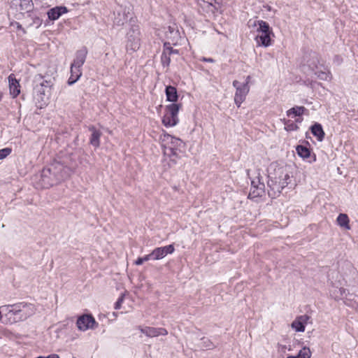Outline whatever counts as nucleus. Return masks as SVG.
<instances>
[{
	"instance_id": "1",
	"label": "nucleus",
	"mask_w": 358,
	"mask_h": 358,
	"mask_svg": "<svg viewBox=\"0 0 358 358\" xmlns=\"http://www.w3.org/2000/svg\"><path fill=\"white\" fill-rule=\"evenodd\" d=\"M70 173L69 167L55 161L43 168L38 176H36V185L40 188H49L67 178Z\"/></svg>"
},
{
	"instance_id": "2",
	"label": "nucleus",
	"mask_w": 358,
	"mask_h": 358,
	"mask_svg": "<svg viewBox=\"0 0 358 358\" xmlns=\"http://www.w3.org/2000/svg\"><path fill=\"white\" fill-rule=\"evenodd\" d=\"M159 140L163 150L164 162L171 168L175 166L178 160L185 153V143L180 138L165 131L160 135Z\"/></svg>"
},
{
	"instance_id": "3",
	"label": "nucleus",
	"mask_w": 358,
	"mask_h": 358,
	"mask_svg": "<svg viewBox=\"0 0 358 358\" xmlns=\"http://www.w3.org/2000/svg\"><path fill=\"white\" fill-rule=\"evenodd\" d=\"M34 87V99L38 108H45L50 99L53 82L51 79H45L38 74L35 76Z\"/></svg>"
},
{
	"instance_id": "4",
	"label": "nucleus",
	"mask_w": 358,
	"mask_h": 358,
	"mask_svg": "<svg viewBox=\"0 0 358 358\" xmlns=\"http://www.w3.org/2000/svg\"><path fill=\"white\" fill-rule=\"evenodd\" d=\"M22 303H17L0 307V321L4 324H13L22 318Z\"/></svg>"
},
{
	"instance_id": "5",
	"label": "nucleus",
	"mask_w": 358,
	"mask_h": 358,
	"mask_svg": "<svg viewBox=\"0 0 358 358\" xmlns=\"http://www.w3.org/2000/svg\"><path fill=\"white\" fill-rule=\"evenodd\" d=\"M87 50L83 48L76 52L75 58L70 68V77L68 85H72L76 83L82 76V66L85 62Z\"/></svg>"
},
{
	"instance_id": "6",
	"label": "nucleus",
	"mask_w": 358,
	"mask_h": 358,
	"mask_svg": "<svg viewBox=\"0 0 358 358\" xmlns=\"http://www.w3.org/2000/svg\"><path fill=\"white\" fill-rule=\"evenodd\" d=\"M251 26H258L257 29L258 34L255 40L259 46L268 47L271 45V35L273 34V31L266 22L264 20H255Z\"/></svg>"
},
{
	"instance_id": "7",
	"label": "nucleus",
	"mask_w": 358,
	"mask_h": 358,
	"mask_svg": "<svg viewBox=\"0 0 358 358\" xmlns=\"http://www.w3.org/2000/svg\"><path fill=\"white\" fill-rule=\"evenodd\" d=\"M141 45L140 29L136 20H131L129 29L126 36V50L132 53L138 50Z\"/></svg>"
},
{
	"instance_id": "8",
	"label": "nucleus",
	"mask_w": 358,
	"mask_h": 358,
	"mask_svg": "<svg viewBox=\"0 0 358 358\" xmlns=\"http://www.w3.org/2000/svg\"><path fill=\"white\" fill-rule=\"evenodd\" d=\"M181 104L171 103L166 106L164 114L162 117V124L166 127H173L179 122L178 113Z\"/></svg>"
},
{
	"instance_id": "9",
	"label": "nucleus",
	"mask_w": 358,
	"mask_h": 358,
	"mask_svg": "<svg viewBox=\"0 0 358 358\" xmlns=\"http://www.w3.org/2000/svg\"><path fill=\"white\" fill-rule=\"evenodd\" d=\"M318 62L317 55L313 53L311 57V59L307 62V64L313 71H315V74L319 79L325 81H330L332 78L330 71L324 66L319 67Z\"/></svg>"
},
{
	"instance_id": "10",
	"label": "nucleus",
	"mask_w": 358,
	"mask_h": 358,
	"mask_svg": "<svg viewBox=\"0 0 358 358\" xmlns=\"http://www.w3.org/2000/svg\"><path fill=\"white\" fill-rule=\"evenodd\" d=\"M268 179L278 180V182H289L290 176L286 166H280L275 164L271 165L269 168Z\"/></svg>"
},
{
	"instance_id": "11",
	"label": "nucleus",
	"mask_w": 358,
	"mask_h": 358,
	"mask_svg": "<svg viewBox=\"0 0 358 358\" xmlns=\"http://www.w3.org/2000/svg\"><path fill=\"white\" fill-rule=\"evenodd\" d=\"M233 87L236 89L234 94V103L238 108L241 107L242 103L245 100L250 92V86L247 84H241L238 80H234Z\"/></svg>"
},
{
	"instance_id": "12",
	"label": "nucleus",
	"mask_w": 358,
	"mask_h": 358,
	"mask_svg": "<svg viewBox=\"0 0 358 358\" xmlns=\"http://www.w3.org/2000/svg\"><path fill=\"white\" fill-rule=\"evenodd\" d=\"M265 195V185L261 181L260 177L258 176L251 180V187L248 198L255 199L262 197Z\"/></svg>"
},
{
	"instance_id": "13",
	"label": "nucleus",
	"mask_w": 358,
	"mask_h": 358,
	"mask_svg": "<svg viewBox=\"0 0 358 358\" xmlns=\"http://www.w3.org/2000/svg\"><path fill=\"white\" fill-rule=\"evenodd\" d=\"M166 38L167 41L165 43H171L173 45H178L180 44L182 37L179 31L178 27L176 24L173 23L167 27L165 32Z\"/></svg>"
},
{
	"instance_id": "14",
	"label": "nucleus",
	"mask_w": 358,
	"mask_h": 358,
	"mask_svg": "<svg viewBox=\"0 0 358 358\" xmlns=\"http://www.w3.org/2000/svg\"><path fill=\"white\" fill-rule=\"evenodd\" d=\"M114 15L113 23L117 26H122L128 20L129 21V23L131 22V20H136L132 17V13L129 12V9L123 8L122 6H120Z\"/></svg>"
},
{
	"instance_id": "15",
	"label": "nucleus",
	"mask_w": 358,
	"mask_h": 358,
	"mask_svg": "<svg viewBox=\"0 0 358 358\" xmlns=\"http://www.w3.org/2000/svg\"><path fill=\"white\" fill-rule=\"evenodd\" d=\"M267 183L268 194L271 198L274 199L280 194L282 190L287 186L289 182H278V180L268 179Z\"/></svg>"
},
{
	"instance_id": "16",
	"label": "nucleus",
	"mask_w": 358,
	"mask_h": 358,
	"mask_svg": "<svg viewBox=\"0 0 358 358\" xmlns=\"http://www.w3.org/2000/svg\"><path fill=\"white\" fill-rule=\"evenodd\" d=\"M76 324L79 330L85 331L94 329L97 322L92 315H83L78 318Z\"/></svg>"
},
{
	"instance_id": "17",
	"label": "nucleus",
	"mask_w": 358,
	"mask_h": 358,
	"mask_svg": "<svg viewBox=\"0 0 358 358\" xmlns=\"http://www.w3.org/2000/svg\"><path fill=\"white\" fill-rule=\"evenodd\" d=\"M174 250L173 245L171 244L164 247L156 248L149 255L151 260H159L167 255L173 253Z\"/></svg>"
},
{
	"instance_id": "18",
	"label": "nucleus",
	"mask_w": 358,
	"mask_h": 358,
	"mask_svg": "<svg viewBox=\"0 0 358 358\" xmlns=\"http://www.w3.org/2000/svg\"><path fill=\"white\" fill-rule=\"evenodd\" d=\"M139 331L148 337L153 338L159 336H166L168 334V331L164 328H156L151 327H138Z\"/></svg>"
},
{
	"instance_id": "19",
	"label": "nucleus",
	"mask_w": 358,
	"mask_h": 358,
	"mask_svg": "<svg viewBox=\"0 0 358 358\" xmlns=\"http://www.w3.org/2000/svg\"><path fill=\"white\" fill-rule=\"evenodd\" d=\"M309 319L307 315H300L292 322L291 327L296 332H303Z\"/></svg>"
},
{
	"instance_id": "20",
	"label": "nucleus",
	"mask_w": 358,
	"mask_h": 358,
	"mask_svg": "<svg viewBox=\"0 0 358 358\" xmlns=\"http://www.w3.org/2000/svg\"><path fill=\"white\" fill-rule=\"evenodd\" d=\"M329 296L335 301L343 300L344 297L347 296L348 290L343 287H338L332 285L329 288Z\"/></svg>"
},
{
	"instance_id": "21",
	"label": "nucleus",
	"mask_w": 358,
	"mask_h": 358,
	"mask_svg": "<svg viewBox=\"0 0 358 358\" xmlns=\"http://www.w3.org/2000/svg\"><path fill=\"white\" fill-rule=\"evenodd\" d=\"M10 94L13 98L17 97L20 93V85L13 74L8 76Z\"/></svg>"
},
{
	"instance_id": "22",
	"label": "nucleus",
	"mask_w": 358,
	"mask_h": 358,
	"mask_svg": "<svg viewBox=\"0 0 358 358\" xmlns=\"http://www.w3.org/2000/svg\"><path fill=\"white\" fill-rule=\"evenodd\" d=\"M68 10L65 6H56L50 9L47 14L50 20L59 19L63 14L67 13Z\"/></svg>"
},
{
	"instance_id": "23",
	"label": "nucleus",
	"mask_w": 358,
	"mask_h": 358,
	"mask_svg": "<svg viewBox=\"0 0 358 358\" xmlns=\"http://www.w3.org/2000/svg\"><path fill=\"white\" fill-rule=\"evenodd\" d=\"M165 94L166 101L172 102V103H176L178 101V95L175 87L171 85L166 86L165 89Z\"/></svg>"
},
{
	"instance_id": "24",
	"label": "nucleus",
	"mask_w": 358,
	"mask_h": 358,
	"mask_svg": "<svg viewBox=\"0 0 358 358\" xmlns=\"http://www.w3.org/2000/svg\"><path fill=\"white\" fill-rule=\"evenodd\" d=\"M89 129L92 131L90 139V144L95 148H99L100 145V137L101 136V133L94 127H90Z\"/></svg>"
},
{
	"instance_id": "25",
	"label": "nucleus",
	"mask_w": 358,
	"mask_h": 358,
	"mask_svg": "<svg viewBox=\"0 0 358 358\" xmlns=\"http://www.w3.org/2000/svg\"><path fill=\"white\" fill-rule=\"evenodd\" d=\"M303 120L302 117H297L295 121H292L291 120H282L285 129L287 131H294L299 129V127L297 125L298 123H301Z\"/></svg>"
},
{
	"instance_id": "26",
	"label": "nucleus",
	"mask_w": 358,
	"mask_h": 358,
	"mask_svg": "<svg viewBox=\"0 0 358 358\" xmlns=\"http://www.w3.org/2000/svg\"><path fill=\"white\" fill-rule=\"evenodd\" d=\"M310 130L313 136H315L319 141H322L324 139V132L320 124L315 123L310 127Z\"/></svg>"
},
{
	"instance_id": "27",
	"label": "nucleus",
	"mask_w": 358,
	"mask_h": 358,
	"mask_svg": "<svg viewBox=\"0 0 358 358\" xmlns=\"http://www.w3.org/2000/svg\"><path fill=\"white\" fill-rule=\"evenodd\" d=\"M305 110L306 108L303 106H294L289 109L286 112V114L288 117L292 118L295 117H301Z\"/></svg>"
},
{
	"instance_id": "28",
	"label": "nucleus",
	"mask_w": 358,
	"mask_h": 358,
	"mask_svg": "<svg viewBox=\"0 0 358 358\" xmlns=\"http://www.w3.org/2000/svg\"><path fill=\"white\" fill-rule=\"evenodd\" d=\"M336 222L338 226L341 227L349 230L350 229V220L348 216L345 213H341L338 215L336 219Z\"/></svg>"
},
{
	"instance_id": "29",
	"label": "nucleus",
	"mask_w": 358,
	"mask_h": 358,
	"mask_svg": "<svg viewBox=\"0 0 358 358\" xmlns=\"http://www.w3.org/2000/svg\"><path fill=\"white\" fill-rule=\"evenodd\" d=\"M296 150L299 156L303 158V159H306L309 158L310 156V151L306 146L301 145H297Z\"/></svg>"
},
{
	"instance_id": "30",
	"label": "nucleus",
	"mask_w": 358,
	"mask_h": 358,
	"mask_svg": "<svg viewBox=\"0 0 358 358\" xmlns=\"http://www.w3.org/2000/svg\"><path fill=\"white\" fill-rule=\"evenodd\" d=\"M171 55L169 52H166L164 49L161 55V63L164 67H168L171 63Z\"/></svg>"
},
{
	"instance_id": "31",
	"label": "nucleus",
	"mask_w": 358,
	"mask_h": 358,
	"mask_svg": "<svg viewBox=\"0 0 358 358\" xmlns=\"http://www.w3.org/2000/svg\"><path fill=\"white\" fill-rule=\"evenodd\" d=\"M36 310L35 306L34 304L31 303H26L24 304V315H25L27 317H29L34 314Z\"/></svg>"
},
{
	"instance_id": "32",
	"label": "nucleus",
	"mask_w": 358,
	"mask_h": 358,
	"mask_svg": "<svg viewBox=\"0 0 358 358\" xmlns=\"http://www.w3.org/2000/svg\"><path fill=\"white\" fill-rule=\"evenodd\" d=\"M173 45L171 44V43H164V45H163V49L166 52H169L171 55H178L179 54V50H177V49H173V47H172Z\"/></svg>"
},
{
	"instance_id": "33",
	"label": "nucleus",
	"mask_w": 358,
	"mask_h": 358,
	"mask_svg": "<svg viewBox=\"0 0 358 358\" xmlns=\"http://www.w3.org/2000/svg\"><path fill=\"white\" fill-rule=\"evenodd\" d=\"M299 358H310L311 352L309 348L303 347L297 355Z\"/></svg>"
},
{
	"instance_id": "34",
	"label": "nucleus",
	"mask_w": 358,
	"mask_h": 358,
	"mask_svg": "<svg viewBox=\"0 0 358 358\" xmlns=\"http://www.w3.org/2000/svg\"><path fill=\"white\" fill-rule=\"evenodd\" d=\"M24 2V6H25V9H27V16L26 18H32L31 14L30 13V10L33 6V3L30 4L31 3V0H23Z\"/></svg>"
},
{
	"instance_id": "35",
	"label": "nucleus",
	"mask_w": 358,
	"mask_h": 358,
	"mask_svg": "<svg viewBox=\"0 0 358 358\" xmlns=\"http://www.w3.org/2000/svg\"><path fill=\"white\" fill-rule=\"evenodd\" d=\"M343 303L351 308H356L358 306V303L357 301H354L353 299H348L347 296L344 297V299L343 300Z\"/></svg>"
},
{
	"instance_id": "36",
	"label": "nucleus",
	"mask_w": 358,
	"mask_h": 358,
	"mask_svg": "<svg viewBox=\"0 0 358 358\" xmlns=\"http://www.w3.org/2000/svg\"><path fill=\"white\" fill-rule=\"evenodd\" d=\"M11 152L12 149L8 147L0 149V159L6 158L11 153Z\"/></svg>"
},
{
	"instance_id": "37",
	"label": "nucleus",
	"mask_w": 358,
	"mask_h": 358,
	"mask_svg": "<svg viewBox=\"0 0 358 358\" xmlns=\"http://www.w3.org/2000/svg\"><path fill=\"white\" fill-rule=\"evenodd\" d=\"M151 260L150 255H146L142 257H138L135 262L134 264L137 266L141 265L143 262Z\"/></svg>"
},
{
	"instance_id": "38",
	"label": "nucleus",
	"mask_w": 358,
	"mask_h": 358,
	"mask_svg": "<svg viewBox=\"0 0 358 358\" xmlns=\"http://www.w3.org/2000/svg\"><path fill=\"white\" fill-rule=\"evenodd\" d=\"M277 349H278V352L285 353L286 350H290L291 348L289 347V348H287V347L285 345L278 343L277 345Z\"/></svg>"
},
{
	"instance_id": "39",
	"label": "nucleus",
	"mask_w": 358,
	"mask_h": 358,
	"mask_svg": "<svg viewBox=\"0 0 358 358\" xmlns=\"http://www.w3.org/2000/svg\"><path fill=\"white\" fill-rule=\"evenodd\" d=\"M123 301H124V296L122 295L121 296L119 297L117 301L115 302V306H114L115 309H116V310L120 309L122 306V303H123Z\"/></svg>"
},
{
	"instance_id": "40",
	"label": "nucleus",
	"mask_w": 358,
	"mask_h": 358,
	"mask_svg": "<svg viewBox=\"0 0 358 358\" xmlns=\"http://www.w3.org/2000/svg\"><path fill=\"white\" fill-rule=\"evenodd\" d=\"M33 24L35 25L36 27H38L41 24V20L36 15H34L33 17Z\"/></svg>"
},
{
	"instance_id": "41",
	"label": "nucleus",
	"mask_w": 358,
	"mask_h": 358,
	"mask_svg": "<svg viewBox=\"0 0 358 358\" xmlns=\"http://www.w3.org/2000/svg\"><path fill=\"white\" fill-rule=\"evenodd\" d=\"M11 27H16L17 29H22V24L15 21H11L10 24Z\"/></svg>"
},
{
	"instance_id": "42",
	"label": "nucleus",
	"mask_w": 358,
	"mask_h": 358,
	"mask_svg": "<svg viewBox=\"0 0 358 358\" xmlns=\"http://www.w3.org/2000/svg\"><path fill=\"white\" fill-rule=\"evenodd\" d=\"M201 61L205 62H210L213 63L215 60L213 58H207V57H201L200 59Z\"/></svg>"
},
{
	"instance_id": "43",
	"label": "nucleus",
	"mask_w": 358,
	"mask_h": 358,
	"mask_svg": "<svg viewBox=\"0 0 358 358\" xmlns=\"http://www.w3.org/2000/svg\"><path fill=\"white\" fill-rule=\"evenodd\" d=\"M36 358H59V356L56 355V354H52V355H50L47 357H43V356H39Z\"/></svg>"
},
{
	"instance_id": "44",
	"label": "nucleus",
	"mask_w": 358,
	"mask_h": 358,
	"mask_svg": "<svg viewBox=\"0 0 358 358\" xmlns=\"http://www.w3.org/2000/svg\"><path fill=\"white\" fill-rule=\"evenodd\" d=\"M251 80V76H248L245 78V81L243 84H247L249 85V83H250V81Z\"/></svg>"
},
{
	"instance_id": "45",
	"label": "nucleus",
	"mask_w": 358,
	"mask_h": 358,
	"mask_svg": "<svg viewBox=\"0 0 358 358\" xmlns=\"http://www.w3.org/2000/svg\"><path fill=\"white\" fill-rule=\"evenodd\" d=\"M206 341H208V344L206 345V347L209 349L213 348V343H211L208 339H206Z\"/></svg>"
},
{
	"instance_id": "46",
	"label": "nucleus",
	"mask_w": 358,
	"mask_h": 358,
	"mask_svg": "<svg viewBox=\"0 0 358 358\" xmlns=\"http://www.w3.org/2000/svg\"><path fill=\"white\" fill-rule=\"evenodd\" d=\"M204 2L207 3L210 6H213V0H204Z\"/></svg>"
},
{
	"instance_id": "47",
	"label": "nucleus",
	"mask_w": 358,
	"mask_h": 358,
	"mask_svg": "<svg viewBox=\"0 0 358 358\" xmlns=\"http://www.w3.org/2000/svg\"><path fill=\"white\" fill-rule=\"evenodd\" d=\"M16 1H19V6L20 9L22 8V0H15Z\"/></svg>"
},
{
	"instance_id": "48",
	"label": "nucleus",
	"mask_w": 358,
	"mask_h": 358,
	"mask_svg": "<svg viewBox=\"0 0 358 358\" xmlns=\"http://www.w3.org/2000/svg\"><path fill=\"white\" fill-rule=\"evenodd\" d=\"M287 358H299L298 356H288Z\"/></svg>"
},
{
	"instance_id": "49",
	"label": "nucleus",
	"mask_w": 358,
	"mask_h": 358,
	"mask_svg": "<svg viewBox=\"0 0 358 358\" xmlns=\"http://www.w3.org/2000/svg\"><path fill=\"white\" fill-rule=\"evenodd\" d=\"M206 339H207V338H203L202 340L203 341V342H204L206 344H208V341H206Z\"/></svg>"
},
{
	"instance_id": "50",
	"label": "nucleus",
	"mask_w": 358,
	"mask_h": 358,
	"mask_svg": "<svg viewBox=\"0 0 358 358\" xmlns=\"http://www.w3.org/2000/svg\"><path fill=\"white\" fill-rule=\"evenodd\" d=\"M73 358H76V357H73Z\"/></svg>"
}]
</instances>
